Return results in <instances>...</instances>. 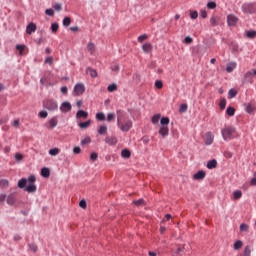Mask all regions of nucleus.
<instances>
[{
  "mask_svg": "<svg viewBox=\"0 0 256 256\" xmlns=\"http://www.w3.org/2000/svg\"><path fill=\"white\" fill-rule=\"evenodd\" d=\"M187 104H181L179 108V113H186L187 112Z\"/></svg>",
  "mask_w": 256,
  "mask_h": 256,
  "instance_id": "nucleus-46",
  "label": "nucleus"
},
{
  "mask_svg": "<svg viewBox=\"0 0 256 256\" xmlns=\"http://www.w3.org/2000/svg\"><path fill=\"white\" fill-rule=\"evenodd\" d=\"M41 175L44 177V179H49V177H51V170L47 167H43L41 169Z\"/></svg>",
  "mask_w": 256,
  "mask_h": 256,
  "instance_id": "nucleus-12",
  "label": "nucleus"
},
{
  "mask_svg": "<svg viewBox=\"0 0 256 256\" xmlns=\"http://www.w3.org/2000/svg\"><path fill=\"white\" fill-rule=\"evenodd\" d=\"M185 252V246H181V247H178L177 249H176V255H181L182 253H184Z\"/></svg>",
  "mask_w": 256,
  "mask_h": 256,
  "instance_id": "nucleus-50",
  "label": "nucleus"
},
{
  "mask_svg": "<svg viewBox=\"0 0 256 256\" xmlns=\"http://www.w3.org/2000/svg\"><path fill=\"white\" fill-rule=\"evenodd\" d=\"M51 31H52V33H57V31H59V23H57V22L52 23Z\"/></svg>",
  "mask_w": 256,
  "mask_h": 256,
  "instance_id": "nucleus-32",
  "label": "nucleus"
},
{
  "mask_svg": "<svg viewBox=\"0 0 256 256\" xmlns=\"http://www.w3.org/2000/svg\"><path fill=\"white\" fill-rule=\"evenodd\" d=\"M233 97H237V90L230 89L228 92V99H233Z\"/></svg>",
  "mask_w": 256,
  "mask_h": 256,
  "instance_id": "nucleus-30",
  "label": "nucleus"
},
{
  "mask_svg": "<svg viewBox=\"0 0 256 256\" xmlns=\"http://www.w3.org/2000/svg\"><path fill=\"white\" fill-rule=\"evenodd\" d=\"M250 185H252L253 187L256 186V172H254L253 174V178L250 181Z\"/></svg>",
  "mask_w": 256,
  "mask_h": 256,
  "instance_id": "nucleus-56",
  "label": "nucleus"
},
{
  "mask_svg": "<svg viewBox=\"0 0 256 256\" xmlns=\"http://www.w3.org/2000/svg\"><path fill=\"white\" fill-rule=\"evenodd\" d=\"M26 33H28V35H31V33H33V22H30L26 27Z\"/></svg>",
  "mask_w": 256,
  "mask_h": 256,
  "instance_id": "nucleus-40",
  "label": "nucleus"
},
{
  "mask_svg": "<svg viewBox=\"0 0 256 256\" xmlns=\"http://www.w3.org/2000/svg\"><path fill=\"white\" fill-rule=\"evenodd\" d=\"M131 127H133V122L131 120H128L125 122V124L120 126V130L123 131V133H127Z\"/></svg>",
  "mask_w": 256,
  "mask_h": 256,
  "instance_id": "nucleus-6",
  "label": "nucleus"
},
{
  "mask_svg": "<svg viewBox=\"0 0 256 256\" xmlns=\"http://www.w3.org/2000/svg\"><path fill=\"white\" fill-rule=\"evenodd\" d=\"M206 175L207 173L205 171L199 170L196 174H194L193 179H195V181H201L205 179Z\"/></svg>",
  "mask_w": 256,
  "mask_h": 256,
  "instance_id": "nucleus-8",
  "label": "nucleus"
},
{
  "mask_svg": "<svg viewBox=\"0 0 256 256\" xmlns=\"http://www.w3.org/2000/svg\"><path fill=\"white\" fill-rule=\"evenodd\" d=\"M14 159H15V161H16L17 163L23 161V154H21V153H16V154L14 155Z\"/></svg>",
  "mask_w": 256,
  "mask_h": 256,
  "instance_id": "nucleus-39",
  "label": "nucleus"
},
{
  "mask_svg": "<svg viewBox=\"0 0 256 256\" xmlns=\"http://www.w3.org/2000/svg\"><path fill=\"white\" fill-rule=\"evenodd\" d=\"M87 49L88 51H90L91 53H93V51H95V44H93V42H89L87 44Z\"/></svg>",
  "mask_w": 256,
  "mask_h": 256,
  "instance_id": "nucleus-43",
  "label": "nucleus"
},
{
  "mask_svg": "<svg viewBox=\"0 0 256 256\" xmlns=\"http://www.w3.org/2000/svg\"><path fill=\"white\" fill-rule=\"evenodd\" d=\"M16 49L18 51H20V55L23 53V49H25V45H20V44H17L16 45Z\"/></svg>",
  "mask_w": 256,
  "mask_h": 256,
  "instance_id": "nucleus-59",
  "label": "nucleus"
},
{
  "mask_svg": "<svg viewBox=\"0 0 256 256\" xmlns=\"http://www.w3.org/2000/svg\"><path fill=\"white\" fill-rule=\"evenodd\" d=\"M73 151H74L75 155H79V153H81V147L75 146Z\"/></svg>",
  "mask_w": 256,
  "mask_h": 256,
  "instance_id": "nucleus-60",
  "label": "nucleus"
},
{
  "mask_svg": "<svg viewBox=\"0 0 256 256\" xmlns=\"http://www.w3.org/2000/svg\"><path fill=\"white\" fill-rule=\"evenodd\" d=\"M233 135H235V128L231 126H227L222 129V137L224 141H229L233 139Z\"/></svg>",
  "mask_w": 256,
  "mask_h": 256,
  "instance_id": "nucleus-2",
  "label": "nucleus"
},
{
  "mask_svg": "<svg viewBox=\"0 0 256 256\" xmlns=\"http://www.w3.org/2000/svg\"><path fill=\"white\" fill-rule=\"evenodd\" d=\"M86 73H88L90 75V77H92L93 79H95V77H97V70L91 68V67H87L86 68Z\"/></svg>",
  "mask_w": 256,
  "mask_h": 256,
  "instance_id": "nucleus-18",
  "label": "nucleus"
},
{
  "mask_svg": "<svg viewBox=\"0 0 256 256\" xmlns=\"http://www.w3.org/2000/svg\"><path fill=\"white\" fill-rule=\"evenodd\" d=\"M246 111L251 115V113H255L256 107L253 104H248L246 106Z\"/></svg>",
  "mask_w": 256,
  "mask_h": 256,
  "instance_id": "nucleus-25",
  "label": "nucleus"
},
{
  "mask_svg": "<svg viewBox=\"0 0 256 256\" xmlns=\"http://www.w3.org/2000/svg\"><path fill=\"white\" fill-rule=\"evenodd\" d=\"M243 83H253V74L251 71L244 74Z\"/></svg>",
  "mask_w": 256,
  "mask_h": 256,
  "instance_id": "nucleus-9",
  "label": "nucleus"
},
{
  "mask_svg": "<svg viewBox=\"0 0 256 256\" xmlns=\"http://www.w3.org/2000/svg\"><path fill=\"white\" fill-rule=\"evenodd\" d=\"M147 39H149V36L147 34H143L138 37L139 43H143V41H147Z\"/></svg>",
  "mask_w": 256,
  "mask_h": 256,
  "instance_id": "nucleus-42",
  "label": "nucleus"
},
{
  "mask_svg": "<svg viewBox=\"0 0 256 256\" xmlns=\"http://www.w3.org/2000/svg\"><path fill=\"white\" fill-rule=\"evenodd\" d=\"M220 109L223 111V109H225V107H227V100L225 98H223L221 101H220Z\"/></svg>",
  "mask_w": 256,
  "mask_h": 256,
  "instance_id": "nucleus-44",
  "label": "nucleus"
},
{
  "mask_svg": "<svg viewBox=\"0 0 256 256\" xmlns=\"http://www.w3.org/2000/svg\"><path fill=\"white\" fill-rule=\"evenodd\" d=\"M191 19H197L199 17V13L197 11H193L190 13Z\"/></svg>",
  "mask_w": 256,
  "mask_h": 256,
  "instance_id": "nucleus-57",
  "label": "nucleus"
},
{
  "mask_svg": "<svg viewBox=\"0 0 256 256\" xmlns=\"http://www.w3.org/2000/svg\"><path fill=\"white\" fill-rule=\"evenodd\" d=\"M240 231L241 233H248L249 232V225L242 223L240 224Z\"/></svg>",
  "mask_w": 256,
  "mask_h": 256,
  "instance_id": "nucleus-29",
  "label": "nucleus"
},
{
  "mask_svg": "<svg viewBox=\"0 0 256 256\" xmlns=\"http://www.w3.org/2000/svg\"><path fill=\"white\" fill-rule=\"evenodd\" d=\"M72 109V106H71V103L69 102H63L60 106V111L62 113H69V111H71Z\"/></svg>",
  "mask_w": 256,
  "mask_h": 256,
  "instance_id": "nucleus-7",
  "label": "nucleus"
},
{
  "mask_svg": "<svg viewBox=\"0 0 256 256\" xmlns=\"http://www.w3.org/2000/svg\"><path fill=\"white\" fill-rule=\"evenodd\" d=\"M217 167V160L212 159L207 163V169H215Z\"/></svg>",
  "mask_w": 256,
  "mask_h": 256,
  "instance_id": "nucleus-22",
  "label": "nucleus"
},
{
  "mask_svg": "<svg viewBox=\"0 0 256 256\" xmlns=\"http://www.w3.org/2000/svg\"><path fill=\"white\" fill-rule=\"evenodd\" d=\"M227 115H229V117H233V115H235V109L231 106H229L226 110Z\"/></svg>",
  "mask_w": 256,
  "mask_h": 256,
  "instance_id": "nucleus-35",
  "label": "nucleus"
},
{
  "mask_svg": "<svg viewBox=\"0 0 256 256\" xmlns=\"http://www.w3.org/2000/svg\"><path fill=\"white\" fill-rule=\"evenodd\" d=\"M105 143H107V145H117V137L108 136L105 138Z\"/></svg>",
  "mask_w": 256,
  "mask_h": 256,
  "instance_id": "nucleus-11",
  "label": "nucleus"
},
{
  "mask_svg": "<svg viewBox=\"0 0 256 256\" xmlns=\"http://www.w3.org/2000/svg\"><path fill=\"white\" fill-rule=\"evenodd\" d=\"M6 201L8 205H15V201H17V198L15 197V194H10L7 196Z\"/></svg>",
  "mask_w": 256,
  "mask_h": 256,
  "instance_id": "nucleus-15",
  "label": "nucleus"
},
{
  "mask_svg": "<svg viewBox=\"0 0 256 256\" xmlns=\"http://www.w3.org/2000/svg\"><path fill=\"white\" fill-rule=\"evenodd\" d=\"M98 157H99V154H97L96 152H93V153L90 155L91 161H97Z\"/></svg>",
  "mask_w": 256,
  "mask_h": 256,
  "instance_id": "nucleus-53",
  "label": "nucleus"
},
{
  "mask_svg": "<svg viewBox=\"0 0 256 256\" xmlns=\"http://www.w3.org/2000/svg\"><path fill=\"white\" fill-rule=\"evenodd\" d=\"M49 155L55 157V155H59V148H52L49 150Z\"/></svg>",
  "mask_w": 256,
  "mask_h": 256,
  "instance_id": "nucleus-36",
  "label": "nucleus"
},
{
  "mask_svg": "<svg viewBox=\"0 0 256 256\" xmlns=\"http://www.w3.org/2000/svg\"><path fill=\"white\" fill-rule=\"evenodd\" d=\"M241 197H243V192H241V190H236L233 192V198L235 200L241 199Z\"/></svg>",
  "mask_w": 256,
  "mask_h": 256,
  "instance_id": "nucleus-27",
  "label": "nucleus"
},
{
  "mask_svg": "<svg viewBox=\"0 0 256 256\" xmlns=\"http://www.w3.org/2000/svg\"><path fill=\"white\" fill-rule=\"evenodd\" d=\"M87 117H89V113L84 111V110H79L77 113H76V119H87Z\"/></svg>",
  "mask_w": 256,
  "mask_h": 256,
  "instance_id": "nucleus-13",
  "label": "nucleus"
},
{
  "mask_svg": "<svg viewBox=\"0 0 256 256\" xmlns=\"http://www.w3.org/2000/svg\"><path fill=\"white\" fill-rule=\"evenodd\" d=\"M90 125H91V120L79 123L80 129H87L88 127H90Z\"/></svg>",
  "mask_w": 256,
  "mask_h": 256,
  "instance_id": "nucleus-26",
  "label": "nucleus"
},
{
  "mask_svg": "<svg viewBox=\"0 0 256 256\" xmlns=\"http://www.w3.org/2000/svg\"><path fill=\"white\" fill-rule=\"evenodd\" d=\"M159 119H161V114H156L152 117V123L154 125H157V123H159Z\"/></svg>",
  "mask_w": 256,
  "mask_h": 256,
  "instance_id": "nucleus-37",
  "label": "nucleus"
},
{
  "mask_svg": "<svg viewBox=\"0 0 256 256\" xmlns=\"http://www.w3.org/2000/svg\"><path fill=\"white\" fill-rule=\"evenodd\" d=\"M107 121L108 122L115 121V115L113 113H109L107 115Z\"/></svg>",
  "mask_w": 256,
  "mask_h": 256,
  "instance_id": "nucleus-55",
  "label": "nucleus"
},
{
  "mask_svg": "<svg viewBox=\"0 0 256 256\" xmlns=\"http://www.w3.org/2000/svg\"><path fill=\"white\" fill-rule=\"evenodd\" d=\"M107 91H109V93H113V91H117V84H110L107 88Z\"/></svg>",
  "mask_w": 256,
  "mask_h": 256,
  "instance_id": "nucleus-41",
  "label": "nucleus"
},
{
  "mask_svg": "<svg viewBox=\"0 0 256 256\" xmlns=\"http://www.w3.org/2000/svg\"><path fill=\"white\" fill-rule=\"evenodd\" d=\"M47 111H40L39 113V117H41V119H47Z\"/></svg>",
  "mask_w": 256,
  "mask_h": 256,
  "instance_id": "nucleus-58",
  "label": "nucleus"
},
{
  "mask_svg": "<svg viewBox=\"0 0 256 256\" xmlns=\"http://www.w3.org/2000/svg\"><path fill=\"white\" fill-rule=\"evenodd\" d=\"M12 127H19V119H16L12 122Z\"/></svg>",
  "mask_w": 256,
  "mask_h": 256,
  "instance_id": "nucleus-64",
  "label": "nucleus"
},
{
  "mask_svg": "<svg viewBox=\"0 0 256 256\" xmlns=\"http://www.w3.org/2000/svg\"><path fill=\"white\" fill-rule=\"evenodd\" d=\"M5 199H7V195L0 194V203H5Z\"/></svg>",
  "mask_w": 256,
  "mask_h": 256,
  "instance_id": "nucleus-63",
  "label": "nucleus"
},
{
  "mask_svg": "<svg viewBox=\"0 0 256 256\" xmlns=\"http://www.w3.org/2000/svg\"><path fill=\"white\" fill-rule=\"evenodd\" d=\"M19 189H24L28 193H33V175L29 176L28 179L22 178L18 181Z\"/></svg>",
  "mask_w": 256,
  "mask_h": 256,
  "instance_id": "nucleus-1",
  "label": "nucleus"
},
{
  "mask_svg": "<svg viewBox=\"0 0 256 256\" xmlns=\"http://www.w3.org/2000/svg\"><path fill=\"white\" fill-rule=\"evenodd\" d=\"M244 256H251V247L250 246H245Z\"/></svg>",
  "mask_w": 256,
  "mask_h": 256,
  "instance_id": "nucleus-45",
  "label": "nucleus"
},
{
  "mask_svg": "<svg viewBox=\"0 0 256 256\" xmlns=\"http://www.w3.org/2000/svg\"><path fill=\"white\" fill-rule=\"evenodd\" d=\"M89 143H91L90 137H86L81 141V145H89Z\"/></svg>",
  "mask_w": 256,
  "mask_h": 256,
  "instance_id": "nucleus-51",
  "label": "nucleus"
},
{
  "mask_svg": "<svg viewBox=\"0 0 256 256\" xmlns=\"http://www.w3.org/2000/svg\"><path fill=\"white\" fill-rule=\"evenodd\" d=\"M155 87H156V89H163V81L156 80Z\"/></svg>",
  "mask_w": 256,
  "mask_h": 256,
  "instance_id": "nucleus-47",
  "label": "nucleus"
},
{
  "mask_svg": "<svg viewBox=\"0 0 256 256\" xmlns=\"http://www.w3.org/2000/svg\"><path fill=\"white\" fill-rule=\"evenodd\" d=\"M45 13L46 15H49V17H53V15H55V11L52 8L46 9Z\"/></svg>",
  "mask_w": 256,
  "mask_h": 256,
  "instance_id": "nucleus-52",
  "label": "nucleus"
},
{
  "mask_svg": "<svg viewBox=\"0 0 256 256\" xmlns=\"http://www.w3.org/2000/svg\"><path fill=\"white\" fill-rule=\"evenodd\" d=\"M85 93V85L83 83H78L74 86V94L79 97Z\"/></svg>",
  "mask_w": 256,
  "mask_h": 256,
  "instance_id": "nucleus-4",
  "label": "nucleus"
},
{
  "mask_svg": "<svg viewBox=\"0 0 256 256\" xmlns=\"http://www.w3.org/2000/svg\"><path fill=\"white\" fill-rule=\"evenodd\" d=\"M237 67V63L235 62H230L226 66V71L227 73H233V70Z\"/></svg>",
  "mask_w": 256,
  "mask_h": 256,
  "instance_id": "nucleus-17",
  "label": "nucleus"
},
{
  "mask_svg": "<svg viewBox=\"0 0 256 256\" xmlns=\"http://www.w3.org/2000/svg\"><path fill=\"white\" fill-rule=\"evenodd\" d=\"M96 119H97V121H105V113H103V112H98V113L96 114Z\"/></svg>",
  "mask_w": 256,
  "mask_h": 256,
  "instance_id": "nucleus-34",
  "label": "nucleus"
},
{
  "mask_svg": "<svg viewBox=\"0 0 256 256\" xmlns=\"http://www.w3.org/2000/svg\"><path fill=\"white\" fill-rule=\"evenodd\" d=\"M79 207H81L82 209H87V201L81 200L79 202Z\"/></svg>",
  "mask_w": 256,
  "mask_h": 256,
  "instance_id": "nucleus-54",
  "label": "nucleus"
},
{
  "mask_svg": "<svg viewBox=\"0 0 256 256\" xmlns=\"http://www.w3.org/2000/svg\"><path fill=\"white\" fill-rule=\"evenodd\" d=\"M247 39H255L256 37V30H248L246 31Z\"/></svg>",
  "mask_w": 256,
  "mask_h": 256,
  "instance_id": "nucleus-23",
  "label": "nucleus"
},
{
  "mask_svg": "<svg viewBox=\"0 0 256 256\" xmlns=\"http://www.w3.org/2000/svg\"><path fill=\"white\" fill-rule=\"evenodd\" d=\"M44 107L45 109H48V111H57L58 109L57 101L53 99H48L44 101Z\"/></svg>",
  "mask_w": 256,
  "mask_h": 256,
  "instance_id": "nucleus-3",
  "label": "nucleus"
},
{
  "mask_svg": "<svg viewBox=\"0 0 256 256\" xmlns=\"http://www.w3.org/2000/svg\"><path fill=\"white\" fill-rule=\"evenodd\" d=\"M133 204L136 205V207L145 206V200L143 198H140L138 200H134Z\"/></svg>",
  "mask_w": 256,
  "mask_h": 256,
  "instance_id": "nucleus-24",
  "label": "nucleus"
},
{
  "mask_svg": "<svg viewBox=\"0 0 256 256\" xmlns=\"http://www.w3.org/2000/svg\"><path fill=\"white\" fill-rule=\"evenodd\" d=\"M213 139H215V137L213 136V133L207 132L206 139H205V145H213Z\"/></svg>",
  "mask_w": 256,
  "mask_h": 256,
  "instance_id": "nucleus-10",
  "label": "nucleus"
},
{
  "mask_svg": "<svg viewBox=\"0 0 256 256\" xmlns=\"http://www.w3.org/2000/svg\"><path fill=\"white\" fill-rule=\"evenodd\" d=\"M242 247H243V241L237 240V241L234 243V249H235V251H239V249H242Z\"/></svg>",
  "mask_w": 256,
  "mask_h": 256,
  "instance_id": "nucleus-28",
  "label": "nucleus"
},
{
  "mask_svg": "<svg viewBox=\"0 0 256 256\" xmlns=\"http://www.w3.org/2000/svg\"><path fill=\"white\" fill-rule=\"evenodd\" d=\"M55 11H61L63 8L60 3L54 5Z\"/></svg>",
  "mask_w": 256,
  "mask_h": 256,
  "instance_id": "nucleus-62",
  "label": "nucleus"
},
{
  "mask_svg": "<svg viewBox=\"0 0 256 256\" xmlns=\"http://www.w3.org/2000/svg\"><path fill=\"white\" fill-rule=\"evenodd\" d=\"M69 25H71V17H65L63 19V26L64 27H69Z\"/></svg>",
  "mask_w": 256,
  "mask_h": 256,
  "instance_id": "nucleus-38",
  "label": "nucleus"
},
{
  "mask_svg": "<svg viewBox=\"0 0 256 256\" xmlns=\"http://www.w3.org/2000/svg\"><path fill=\"white\" fill-rule=\"evenodd\" d=\"M99 135H106L107 134V126H100L98 129Z\"/></svg>",
  "mask_w": 256,
  "mask_h": 256,
  "instance_id": "nucleus-31",
  "label": "nucleus"
},
{
  "mask_svg": "<svg viewBox=\"0 0 256 256\" xmlns=\"http://www.w3.org/2000/svg\"><path fill=\"white\" fill-rule=\"evenodd\" d=\"M220 18L218 16H212L210 18V24L212 27H217L219 25Z\"/></svg>",
  "mask_w": 256,
  "mask_h": 256,
  "instance_id": "nucleus-20",
  "label": "nucleus"
},
{
  "mask_svg": "<svg viewBox=\"0 0 256 256\" xmlns=\"http://www.w3.org/2000/svg\"><path fill=\"white\" fill-rule=\"evenodd\" d=\"M142 49H143L144 53H151V51H153V46L151 45V43H145L142 46Z\"/></svg>",
  "mask_w": 256,
  "mask_h": 256,
  "instance_id": "nucleus-21",
  "label": "nucleus"
},
{
  "mask_svg": "<svg viewBox=\"0 0 256 256\" xmlns=\"http://www.w3.org/2000/svg\"><path fill=\"white\" fill-rule=\"evenodd\" d=\"M208 9H216L217 8V3L211 1L207 3Z\"/></svg>",
  "mask_w": 256,
  "mask_h": 256,
  "instance_id": "nucleus-49",
  "label": "nucleus"
},
{
  "mask_svg": "<svg viewBox=\"0 0 256 256\" xmlns=\"http://www.w3.org/2000/svg\"><path fill=\"white\" fill-rule=\"evenodd\" d=\"M121 157H123V159H129L131 157V150L125 148L121 151Z\"/></svg>",
  "mask_w": 256,
  "mask_h": 256,
  "instance_id": "nucleus-19",
  "label": "nucleus"
},
{
  "mask_svg": "<svg viewBox=\"0 0 256 256\" xmlns=\"http://www.w3.org/2000/svg\"><path fill=\"white\" fill-rule=\"evenodd\" d=\"M184 43H187V45H190V43H193V38L187 36L184 40Z\"/></svg>",
  "mask_w": 256,
  "mask_h": 256,
  "instance_id": "nucleus-61",
  "label": "nucleus"
},
{
  "mask_svg": "<svg viewBox=\"0 0 256 256\" xmlns=\"http://www.w3.org/2000/svg\"><path fill=\"white\" fill-rule=\"evenodd\" d=\"M57 117H53L49 120L48 124H49V127L48 129H55V127H57Z\"/></svg>",
  "mask_w": 256,
  "mask_h": 256,
  "instance_id": "nucleus-16",
  "label": "nucleus"
},
{
  "mask_svg": "<svg viewBox=\"0 0 256 256\" xmlns=\"http://www.w3.org/2000/svg\"><path fill=\"white\" fill-rule=\"evenodd\" d=\"M159 135H161L162 137H167V135H169V127L161 126L159 129Z\"/></svg>",
  "mask_w": 256,
  "mask_h": 256,
  "instance_id": "nucleus-14",
  "label": "nucleus"
},
{
  "mask_svg": "<svg viewBox=\"0 0 256 256\" xmlns=\"http://www.w3.org/2000/svg\"><path fill=\"white\" fill-rule=\"evenodd\" d=\"M44 63H45L46 65H53V57H52V56H48V57L45 59Z\"/></svg>",
  "mask_w": 256,
  "mask_h": 256,
  "instance_id": "nucleus-48",
  "label": "nucleus"
},
{
  "mask_svg": "<svg viewBox=\"0 0 256 256\" xmlns=\"http://www.w3.org/2000/svg\"><path fill=\"white\" fill-rule=\"evenodd\" d=\"M239 21V18H237V16L233 15V14H229L227 16V23L229 25V27H235V25H237Z\"/></svg>",
  "mask_w": 256,
  "mask_h": 256,
  "instance_id": "nucleus-5",
  "label": "nucleus"
},
{
  "mask_svg": "<svg viewBox=\"0 0 256 256\" xmlns=\"http://www.w3.org/2000/svg\"><path fill=\"white\" fill-rule=\"evenodd\" d=\"M160 123H161L162 127H167V125H169V117L161 118Z\"/></svg>",
  "mask_w": 256,
  "mask_h": 256,
  "instance_id": "nucleus-33",
  "label": "nucleus"
}]
</instances>
